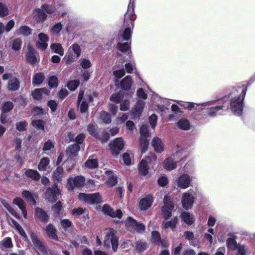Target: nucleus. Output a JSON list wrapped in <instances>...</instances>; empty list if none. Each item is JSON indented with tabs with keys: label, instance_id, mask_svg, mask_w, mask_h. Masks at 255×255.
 I'll return each mask as SVG.
<instances>
[{
	"label": "nucleus",
	"instance_id": "f257e3e1",
	"mask_svg": "<svg viewBox=\"0 0 255 255\" xmlns=\"http://www.w3.org/2000/svg\"><path fill=\"white\" fill-rule=\"evenodd\" d=\"M124 26L126 27L125 29L123 31H121L118 38V43L117 44V48L120 51L123 53L128 52V54H130V43L127 42L126 43H122V42L124 41H128L130 40L131 35V29L133 27L134 22L133 24L128 21L127 23H125V20H124Z\"/></svg>",
	"mask_w": 255,
	"mask_h": 255
},
{
	"label": "nucleus",
	"instance_id": "f03ea898",
	"mask_svg": "<svg viewBox=\"0 0 255 255\" xmlns=\"http://www.w3.org/2000/svg\"><path fill=\"white\" fill-rule=\"evenodd\" d=\"M248 83L247 85L242 84L241 86H238L234 87L235 91H238V89L243 88L240 95L237 97L232 98L230 100V104L231 109L234 115L240 116L242 115L243 108L244 107V100L246 94L248 87L250 85Z\"/></svg>",
	"mask_w": 255,
	"mask_h": 255
},
{
	"label": "nucleus",
	"instance_id": "7ed1b4c3",
	"mask_svg": "<svg viewBox=\"0 0 255 255\" xmlns=\"http://www.w3.org/2000/svg\"><path fill=\"white\" fill-rule=\"evenodd\" d=\"M117 231L113 229H111L107 232L104 241V247L106 250L110 251L113 253L117 251L119 246V237L117 235Z\"/></svg>",
	"mask_w": 255,
	"mask_h": 255
},
{
	"label": "nucleus",
	"instance_id": "20e7f679",
	"mask_svg": "<svg viewBox=\"0 0 255 255\" xmlns=\"http://www.w3.org/2000/svg\"><path fill=\"white\" fill-rule=\"evenodd\" d=\"M87 130L91 135L100 140L102 143L107 142L110 139V133L105 129L102 131V134L100 135L99 128L96 124L92 123L89 124L87 126Z\"/></svg>",
	"mask_w": 255,
	"mask_h": 255
},
{
	"label": "nucleus",
	"instance_id": "39448f33",
	"mask_svg": "<svg viewBox=\"0 0 255 255\" xmlns=\"http://www.w3.org/2000/svg\"><path fill=\"white\" fill-rule=\"evenodd\" d=\"M78 198L89 205L99 204L103 202L102 198L100 193L86 194L80 193Z\"/></svg>",
	"mask_w": 255,
	"mask_h": 255
},
{
	"label": "nucleus",
	"instance_id": "423d86ee",
	"mask_svg": "<svg viewBox=\"0 0 255 255\" xmlns=\"http://www.w3.org/2000/svg\"><path fill=\"white\" fill-rule=\"evenodd\" d=\"M126 228L131 233L136 232L137 233H142L145 230V226L142 223L137 222L132 217L129 216L125 221Z\"/></svg>",
	"mask_w": 255,
	"mask_h": 255
},
{
	"label": "nucleus",
	"instance_id": "0eeeda50",
	"mask_svg": "<svg viewBox=\"0 0 255 255\" xmlns=\"http://www.w3.org/2000/svg\"><path fill=\"white\" fill-rule=\"evenodd\" d=\"M81 48L77 43H74L70 46L66 53L64 58L68 62H74L80 57Z\"/></svg>",
	"mask_w": 255,
	"mask_h": 255
},
{
	"label": "nucleus",
	"instance_id": "6e6552de",
	"mask_svg": "<svg viewBox=\"0 0 255 255\" xmlns=\"http://www.w3.org/2000/svg\"><path fill=\"white\" fill-rule=\"evenodd\" d=\"M60 195H61V191L58 185H57V183H53L51 187L46 189L45 198L47 201L53 203L57 200V197Z\"/></svg>",
	"mask_w": 255,
	"mask_h": 255
},
{
	"label": "nucleus",
	"instance_id": "1a4fd4ad",
	"mask_svg": "<svg viewBox=\"0 0 255 255\" xmlns=\"http://www.w3.org/2000/svg\"><path fill=\"white\" fill-rule=\"evenodd\" d=\"M229 109V105L227 103L224 102L222 105L213 106L205 109L202 112V114L204 116L214 117L216 116L218 114H221V111H227Z\"/></svg>",
	"mask_w": 255,
	"mask_h": 255
},
{
	"label": "nucleus",
	"instance_id": "9d476101",
	"mask_svg": "<svg viewBox=\"0 0 255 255\" xmlns=\"http://www.w3.org/2000/svg\"><path fill=\"white\" fill-rule=\"evenodd\" d=\"M85 178L82 175L75 177H69L67 180L66 187L68 190H73L75 187L80 188L84 186Z\"/></svg>",
	"mask_w": 255,
	"mask_h": 255
},
{
	"label": "nucleus",
	"instance_id": "9b49d317",
	"mask_svg": "<svg viewBox=\"0 0 255 255\" xmlns=\"http://www.w3.org/2000/svg\"><path fill=\"white\" fill-rule=\"evenodd\" d=\"M109 145L110 147L112 154L114 157H117L121 150L124 148V141L122 137H118L111 141Z\"/></svg>",
	"mask_w": 255,
	"mask_h": 255
},
{
	"label": "nucleus",
	"instance_id": "f8f14e48",
	"mask_svg": "<svg viewBox=\"0 0 255 255\" xmlns=\"http://www.w3.org/2000/svg\"><path fill=\"white\" fill-rule=\"evenodd\" d=\"M42 8L46 12L47 15H55L58 12V8L62 7L66 8V5L65 4L61 2L57 3L56 4H49L44 3L41 5Z\"/></svg>",
	"mask_w": 255,
	"mask_h": 255
},
{
	"label": "nucleus",
	"instance_id": "ddd939ff",
	"mask_svg": "<svg viewBox=\"0 0 255 255\" xmlns=\"http://www.w3.org/2000/svg\"><path fill=\"white\" fill-rule=\"evenodd\" d=\"M25 57L27 61L31 64L38 63L40 60L38 53L30 44L27 46Z\"/></svg>",
	"mask_w": 255,
	"mask_h": 255
},
{
	"label": "nucleus",
	"instance_id": "4468645a",
	"mask_svg": "<svg viewBox=\"0 0 255 255\" xmlns=\"http://www.w3.org/2000/svg\"><path fill=\"white\" fill-rule=\"evenodd\" d=\"M134 0H129V3L128 7V10L124 16V20L126 23L129 21L131 25L135 19V15L134 14Z\"/></svg>",
	"mask_w": 255,
	"mask_h": 255
},
{
	"label": "nucleus",
	"instance_id": "2eb2a0df",
	"mask_svg": "<svg viewBox=\"0 0 255 255\" xmlns=\"http://www.w3.org/2000/svg\"><path fill=\"white\" fill-rule=\"evenodd\" d=\"M34 215L36 219L45 224L50 220V217L47 212L40 207H36L34 210Z\"/></svg>",
	"mask_w": 255,
	"mask_h": 255
},
{
	"label": "nucleus",
	"instance_id": "dca6fc26",
	"mask_svg": "<svg viewBox=\"0 0 255 255\" xmlns=\"http://www.w3.org/2000/svg\"><path fill=\"white\" fill-rule=\"evenodd\" d=\"M102 211L106 215L112 218H117L121 219L123 216V213L121 209H117L115 212L113 209L108 204H104L102 208Z\"/></svg>",
	"mask_w": 255,
	"mask_h": 255
},
{
	"label": "nucleus",
	"instance_id": "f3484780",
	"mask_svg": "<svg viewBox=\"0 0 255 255\" xmlns=\"http://www.w3.org/2000/svg\"><path fill=\"white\" fill-rule=\"evenodd\" d=\"M181 203L182 207L184 209H190L194 203V198L192 194L186 193L183 195Z\"/></svg>",
	"mask_w": 255,
	"mask_h": 255
},
{
	"label": "nucleus",
	"instance_id": "a211bd4d",
	"mask_svg": "<svg viewBox=\"0 0 255 255\" xmlns=\"http://www.w3.org/2000/svg\"><path fill=\"white\" fill-rule=\"evenodd\" d=\"M30 237L31 241L36 248L42 253H46L47 251L43 243L38 238L36 234L33 232H31Z\"/></svg>",
	"mask_w": 255,
	"mask_h": 255
},
{
	"label": "nucleus",
	"instance_id": "6ab92c4d",
	"mask_svg": "<svg viewBox=\"0 0 255 255\" xmlns=\"http://www.w3.org/2000/svg\"><path fill=\"white\" fill-rule=\"evenodd\" d=\"M33 17L37 22H43L47 19V15L41 6L33 11Z\"/></svg>",
	"mask_w": 255,
	"mask_h": 255
},
{
	"label": "nucleus",
	"instance_id": "aec40b11",
	"mask_svg": "<svg viewBox=\"0 0 255 255\" xmlns=\"http://www.w3.org/2000/svg\"><path fill=\"white\" fill-rule=\"evenodd\" d=\"M44 231L47 236L52 240L58 241V237L57 235V230L51 223L48 224L44 228Z\"/></svg>",
	"mask_w": 255,
	"mask_h": 255
},
{
	"label": "nucleus",
	"instance_id": "412c9836",
	"mask_svg": "<svg viewBox=\"0 0 255 255\" xmlns=\"http://www.w3.org/2000/svg\"><path fill=\"white\" fill-rule=\"evenodd\" d=\"M64 173V170L62 166H58L54 171L52 175V180L54 181L53 183L58 184L62 181V178Z\"/></svg>",
	"mask_w": 255,
	"mask_h": 255
},
{
	"label": "nucleus",
	"instance_id": "4be33fe9",
	"mask_svg": "<svg viewBox=\"0 0 255 255\" xmlns=\"http://www.w3.org/2000/svg\"><path fill=\"white\" fill-rule=\"evenodd\" d=\"M153 202V196L151 195H148L145 197L141 199L139 203L140 208L142 210H146L150 208Z\"/></svg>",
	"mask_w": 255,
	"mask_h": 255
},
{
	"label": "nucleus",
	"instance_id": "5701e85b",
	"mask_svg": "<svg viewBox=\"0 0 255 255\" xmlns=\"http://www.w3.org/2000/svg\"><path fill=\"white\" fill-rule=\"evenodd\" d=\"M191 182L189 176L186 174L181 175L178 179L177 185L181 189H186L188 188Z\"/></svg>",
	"mask_w": 255,
	"mask_h": 255
},
{
	"label": "nucleus",
	"instance_id": "b1692460",
	"mask_svg": "<svg viewBox=\"0 0 255 255\" xmlns=\"http://www.w3.org/2000/svg\"><path fill=\"white\" fill-rule=\"evenodd\" d=\"M151 144L157 153H161L164 150L163 143L161 139L157 136H155L153 138Z\"/></svg>",
	"mask_w": 255,
	"mask_h": 255
},
{
	"label": "nucleus",
	"instance_id": "393cba45",
	"mask_svg": "<svg viewBox=\"0 0 255 255\" xmlns=\"http://www.w3.org/2000/svg\"><path fill=\"white\" fill-rule=\"evenodd\" d=\"M132 83L131 77L127 76L121 80L120 82L121 88L125 91H128L130 89Z\"/></svg>",
	"mask_w": 255,
	"mask_h": 255
},
{
	"label": "nucleus",
	"instance_id": "a878e982",
	"mask_svg": "<svg viewBox=\"0 0 255 255\" xmlns=\"http://www.w3.org/2000/svg\"><path fill=\"white\" fill-rule=\"evenodd\" d=\"M51 209L53 212V215L55 217H59L62 214L63 209L61 201H59L51 206Z\"/></svg>",
	"mask_w": 255,
	"mask_h": 255
},
{
	"label": "nucleus",
	"instance_id": "bb28decb",
	"mask_svg": "<svg viewBox=\"0 0 255 255\" xmlns=\"http://www.w3.org/2000/svg\"><path fill=\"white\" fill-rule=\"evenodd\" d=\"M63 27L61 22H57L49 27V31L52 35H57L61 32Z\"/></svg>",
	"mask_w": 255,
	"mask_h": 255
},
{
	"label": "nucleus",
	"instance_id": "cd10ccee",
	"mask_svg": "<svg viewBox=\"0 0 255 255\" xmlns=\"http://www.w3.org/2000/svg\"><path fill=\"white\" fill-rule=\"evenodd\" d=\"M139 174L145 176L148 173V166L146 160L142 159L139 162L138 166Z\"/></svg>",
	"mask_w": 255,
	"mask_h": 255
},
{
	"label": "nucleus",
	"instance_id": "c85d7f7f",
	"mask_svg": "<svg viewBox=\"0 0 255 255\" xmlns=\"http://www.w3.org/2000/svg\"><path fill=\"white\" fill-rule=\"evenodd\" d=\"M24 174L26 177L30 178L34 181H38L40 178V175L37 170L34 169H26Z\"/></svg>",
	"mask_w": 255,
	"mask_h": 255
},
{
	"label": "nucleus",
	"instance_id": "c756f323",
	"mask_svg": "<svg viewBox=\"0 0 255 255\" xmlns=\"http://www.w3.org/2000/svg\"><path fill=\"white\" fill-rule=\"evenodd\" d=\"M181 217L182 220L187 224L191 225L195 222V218L193 215L189 212H183L181 213Z\"/></svg>",
	"mask_w": 255,
	"mask_h": 255
},
{
	"label": "nucleus",
	"instance_id": "7c9ffc66",
	"mask_svg": "<svg viewBox=\"0 0 255 255\" xmlns=\"http://www.w3.org/2000/svg\"><path fill=\"white\" fill-rule=\"evenodd\" d=\"M50 49L53 53L58 54L60 56H63L64 49L62 45L59 43H53L50 45Z\"/></svg>",
	"mask_w": 255,
	"mask_h": 255
},
{
	"label": "nucleus",
	"instance_id": "2f4dec72",
	"mask_svg": "<svg viewBox=\"0 0 255 255\" xmlns=\"http://www.w3.org/2000/svg\"><path fill=\"white\" fill-rule=\"evenodd\" d=\"M19 82L17 78L10 79L8 81L7 89L10 91H15L19 88Z\"/></svg>",
	"mask_w": 255,
	"mask_h": 255
},
{
	"label": "nucleus",
	"instance_id": "473e14b6",
	"mask_svg": "<svg viewBox=\"0 0 255 255\" xmlns=\"http://www.w3.org/2000/svg\"><path fill=\"white\" fill-rule=\"evenodd\" d=\"M184 235L186 240L191 242V244L195 246L199 244V241L197 239L194 237V234L191 231H185Z\"/></svg>",
	"mask_w": 255,
	"mask_h": 255
},
{
	"label": "nucleus",
	"instance_id": "72a5a7b5",
	"mask_svg": "<svg viewBox=\"0 0 255 255\" xmlns=\"http://www.w3.org/2000/svg\"><path fill=\"white\" fill-rule=\"evenodd\" d=\"M149 140L147 138L140 137L139 145L142 153H145L148 149Z\"/></svg>",
	"mask_w": 255,
	"mask_h": 255
},
{
	"label": "nucleus",
	"instance_id": "f704fd0d",
	"mask_svg": "<svg viewBox=\"0 0 255 255\" xmlns=\"http://www.w3.org/2000/svg\"><path fill=\"white\" fill-rule=\"evenodd\" d=\"M91 156L85 162V166L89 169H95L98 168L99 164L97 158L91 159Z\"/></svg>",
	"mask_w": 255,
	"mask_h": 255
},
{
	"label": "nucleus",
	"instance_id": "c9c22d12",
	"mask_svg": "<svg viewBox=\"0 0 255 255\" xmlns=\"http://www.w3.org/2000/svg\"><path fill=\"white\" fill-rule=\"evenodd\" d=\"M178 127L183 130H188L190 128V125L189 121L186 119H181L179 120L177 123Z\"/></svg>",
	"mask_w": 255,
	"mask_h": 255
},
{
	"label": "nucleus",
	"instance_id": "e433bc0d",
	"mask_svg": "<svg viewBox=\"0 0 255 255\" xmlns=\"http://www.w3.org/2000/svg\"><path fill=\"white\" fill-rule=\"evenodd\" d=\"M135 244L136 251L138 253L143 252L148 247L146 242L142 240L137 241Z\"/></svg>",
	"mask_w": 255,
	"mask_h": 255
},
{
	"label": "nucleus",
	"instance_id": "4c0bfd02",
	"mask_svg": "<svg viewBox=\"0 0 255 255\" xmlns=\"http://www.w3.org/2000/svg\"><path fill=\"white\" fill-rule=\"evenodd\" d=\"M45 122L42 120H34L31 122L32 126L38 130L44 131L45 130Z\"/></svg>",
	"mask_w": 255,
	"mask_h": 255
},
{
	"label": "nucleus",
	"instance_id": "58836bf2",
	"mask_svg": "<svg viewBox=\"0 0 255 255\" xmlns=\"http://www.w3.org/2000/svg\"><path fill=\"white\" fill-rule=\"evenodd\" d=\"M124 92L122 91H120L117 93L113 94L110 98V100L111 102L118 104L119 103L124 99Z\"/></svg>",
	"mask_w": 255,
	"mask_h": 255
},
{
	"label": "nucleus",
	"instance_id": "ea45409f",
	"mask_svg": "<svg viewBox=\"0 0 255 255\" xmlns=\"http://www.w3.org/2000/svg\"><path fill=\"white\" fill-rule=\"evenodd\" d=\"M163 208H167L169 209L173 210L174 208V205L173 202L171 199L170 196L166 195L163 198Z\"/></svg>",
	"mask_w": 255,
	"mask_h": 255
},
{
	"label": "nucleus",
	"instance_id": "a19ab883",
	"mask_svg": "<svg viewBox=\"0 0 255 255\" xmlns=\"http://www.w3.org/2000/svg\"><path fill=\"white\" fill-rule=\"evenodd\" d=\"M14 107V104L10 101L4 102L2 103L1 107V112L7 113L10 112Z\"/></svg>",
	"mask_w": 255,
	"mask_h": 255
},
{
	"label": "nucleus",
	"instance_id": "79ce46f5",
	"mask_svg": "<svg viewBox=\"0 0 255 255\" xmlns=\"http://www.w3.org/2000/svg\"><path fill=\"white\" fill-rule=\"evenodd\" d=\"M177 222V217H175L170 221H166V222L164 223L163 225L165 229H167L170 227L172 229V230H174L176 227Z\"/></svg>",
	"mask_w": 255,
	"mask_h": 255
},
{
	"label": "nucleus",
	"instance_id": "37998d69",
	"mask_svg": "<svg viewBox=\"0 0 255 255\" xmlns=\"http://www.w3.org/2000/svg\"><path fill=\"white\" fill-rule=\"evenodd\" d=\"M50 160L47 157H44L40 159L38 165V169L40 171H44L46 170V166L49 164Z\"/></svg>",
	"mask_w": 255,
	"mask_h": 255
},
{
	"label": "nucleus",
	"instance_id": "c03bdc74",
	"mask_svg": "<svg viewBox=\"0 0 255 255\" xmlns=\"http://www.w3.org/2000/svg\"><path fill=\"white\" fill-rule=\"evenodd\" d=\"M44 79V76L42 73H37L33 77L32 83L34 85H39L43 82Z\"/></svg>",
	"mask_w": 255,
	"mask_h": 255
},
{
	"label": "nucleus",
	"instance_id": "a18cd8bd",
	"mask_svg": "<svg viewBox=\"0 0 255 255\" xmlns=\"http://www.w3.org/2000/svg\"><path fill=\"white\" fill-rule=\"evenodd\" d=\"M80 149L79 145L77 143H74L68 147L67 152L72 155H76Z\"/></svg>",
	"mask_w": 255,
	"mask_h": 255
},
{
	"label": "nucleus",
	"instance_id": "49530a36",
	"mask_svg": "<svg viewBox=\"0 0 255 255\" xmlns=\"http://www.w3.org/2000/svg\"><path fill=\"white\" fill-rule=\"evenodd\" d=\"M100 118L105 124H110L112 122L110 115L106 111H102L100 113Z\"/></svg>",
	"mask_w": 255,
	"mask_h": 255
},
{
	"label": "nucleus",
	"instance_id": "de8ad7c7",
	"mask_svg": "<svg viewBox=\"0 0 255 255\" xmlns=\"http://www.w3.org/2000/svg\"><path fill=\"white\" fill-rule=\"evenodd\" d=\"M144 106L145 103L143 101L141 100L137 101L134 106V110L135 112L141 115L143 110Z\"/></svg>",
	"mask_w": 255,
	"mask_h": 255
},
{
	"label": "nucleus",
	"instance_id": "09e8293b",
	"mask_svg": "<svg viewBox=\"0 0 255 255\" xmlns=\"http://www.w3.org/2000/svg\"><path fill=\"white\" fill-rule=\"evenodd\" d=\"M46 105L50 108L51 114L55 115V112L57 109L58 103L54 100H49L47 101Z\"/></svg>",
	"mask_w": 255,
	"mask_h": 255
},
{
	"label": "nucleus",
	"instance_id": "8fccbe9b",
	"mask_svg": "<svg viewBox=\"0 0 255 255\" xmlns=\"http://www.w3.org/2000/svg\"><path fill=\"white\" fill-rule=\"evenodd\" d=\"M177 103L180 107H183L185 109L191 111L193 109H195V104L192 102L179 101Z\"/></svg>",
	"mask_w": 255,
	"mask_h": 255
},
{
	"label": "nucleus",
	"instance_id": "3c124183",
	"mask_svg": "<svg viewBox=\"0 0 255 255\" xmlns=\"http://www.w3.org/2000/svg\"><path fill=\"white\" fill-rule=\"evenodd\" d=\"M31 113L33 116H41L46 114V112L41 107L34 106L31 109Z\"/></svg>",
	"mask_w": 255,
	"mask_h": 255
},
{
	"label": "nucleus",
	"instance_id": "603ef678",
	"mask_svg": "<svg viewBox=\"0 0 255 255\" xmlns=\"http://www.w3.org/2000/svg\"><path fill=\"white\" fill-rule=\"evenodd\" d=\"M79 84L80 81L79 80H71L67 84V87L71 91H74Z\"/></svg>",
	"mask_w": 255,
	"mask_h": 255
},
{
	"label": "nucleus",
	"instance_id": "864d4df0",
	"mask_svg": "<svg viewBox=\"0 0 255 255\" xmlns=\"http://www.w3.org/2000/svg\"><path fill=\"white\" fill-rule=\"evenodd\" d=\"M227 247L232 250H235L238 248V245L234 238H229L227 240Z\"/></svg>",
	"mask_w": 255,
	"mask_h": 255
},
{
	"label": "nucleus",
	"instance_id": "5fc2aeb1",
	"mask_svg": "<svg viewBox=\"0 0 255 255\" xmlns=\"http://www.w3.org/2000/svg\"><path fill=\"white\" fill-rule=\"evenodd\" d=\"M152 242L159 245L161 242V238L160 233L158 231H153L151 233Z\"/></svg>",
	"mask_w": 255,
	"mask_h": 255
},
{
	"label": "nucleus",
	"instance_id": "6e6d98bb",
	"mask_svg": "<svg viewBox=\"0 0 255 255\" xmlns=\"http://www.w3.org/2000/svg\"><path fill=\"white\" fill-rule=\"evenodd\" d=\"M31 29L27 26H22L17 31L19 34L24 36L29 35L31 33Z\"/></svg>",
	"mask_w": 255,
	"mask_h": 255
},
{
	"label": "nucleus",
	"instance_id": "4d7b16f0",
	"mask_svg": "<svg viewBox=\"0 0 255 255\" xmlns=\"http://www.w3.org/2000/svg\"><path fill=\"white\" fill-rule=\"evenodd\" d=\"M164 167L169 170H173L176 168L177 164L176 162H173L171 160H166L163 162Z\"/></svg>",
	"mask_w": 255,
	"mask_h": 255
},
{
	"label": "nucleus",
	"instance_id": "13d9d810",
	"mask_svg": "<svg viewBox=\"0 0 255 255\" xmlns=\"http://www.w3.org/2000/svg\"><path fill=\"white\" fill-rule=\"evenodd\" d=\"M22 44V41L19 38H16L13 40L11 42L12 49L14 51H18L20 49Z\"/></svg>",
	"mask_w": 255,
	"mask_h": 255
},
{
	"label": "nucleus",
	"instance_id": "bf43d9fd",
	"mask_svg": "<svg viewBox=\"0 0 255 255\" xmlns=\"http://www.w3.org/2000/svg\"><path fill=\"white\" fill-rule=\"evenodd\" d=\"M139 132L140 135L142 136L141 137L147 138L150 136L148 127L146 125H142L140 128Z\"/></svg>",
	"mask_w": 255,
	"mask_h": 255
},
{
	"label": "nucleus",
	"instance_id": "052dcab7",
	"mask_svg": "<svg viewBox=\"0 0 255 255\" xmlns=\"http://www.w3.org/2000/svg\"><path fill=\"white\" fill-rule=\"evenodd\" d=\"M172 210V209L161 208L162 216L165 220H167L171 217Z\"/></svg>",
	"mask_w": 255,
	"mask_h": 255
},
{
	"label": "nucleus",
	"instance_id": "680f3d73",
	"mask_svg": "<svg viewBox=\"0 0 255 255\" xmlns=\"http://www.w3.org/2000/svg\"><path fill=\"white\" fill-rule=\"evenodd\" d=\"M58 85V79L55 76H52L49 78L48 86L50 88H56Z\"/></svg>",
	"mask_w": 255,
	"mask_h": 255
},
{
	"label": "nucleus",
	"instance_id": "e2e57ef3",
	"mask_svg": "<svg viewBox=\"0 0 255 255\" xmlns=\"http://www.w3.org/2000/svg\"><path fill=\"white\" fill-rule=\"evenodd\" d=\"M27 123L25 121L17 122L16 124V129L19 131H23L26 130Z\"/></svg>",
	"mask_w": 255,
	"mask_h": 255
},
{
	"label": "nucleus",
	"instance_id": "0e129e2a",
	"mask_svg": "<svg viewBox=\"0 0 255 255\" xmlns=\"http://www.w3.org/2000/svg\"><path fill=\"white\" fill-rule=\"evenodd\" d=\"M40 88L36 89L32 93V96L34 100L37 101H40L42 98V93Z\"/></svg>",
	"mask_w": 255,
	"mask_h": 255
},
{
	"label": "nucleus",
	"instance_id": "69168bd1",
	"mask_svg": "<svg viewBox=\"0 0 255 255\" xmlns=\"http://www.w3.org/2000/svg\"><path fill=\"white\" fill-rule=\"evenodd\" d=\"M13 203L17 205L20 209L25 207V202L19 197H15L13 199Z\"/></svg>",
	"mask_w": 255,
	"mask_h": 255
},
{
	"label": "nucleus",
	"instance_id": "338daca9",
	"mask_svg": "<svg viewBox=\"0 0 255 255\" xmlns=\"http://www.w3.org/2000/svg\"><path fill=\"white\" fill-rule=\"evenodd\" d=\"M117 182V177L115 175L110 177L106 182V184L110 187L114 186Z\"/></svg>",
	"mask_w": 255,
	"mask_h": 255
},
{
	"label": "nucleus",
	"instance_id": "774afa93",
	"mask_svg": "<svg viewBox=\"0 0 255 255\" xmlns=\"http://www.w3.org/2000/svg\"><path fill=\"white\" fill-rule=\"evenodd\" d=\"M60 224L62 228L65 230H66L71 226H73L72 222L70 220L67 219L61 220L60 221Z\"/></svg>",
	"mask_w": 255,
	"mask_h": 255
}]
</instances>
